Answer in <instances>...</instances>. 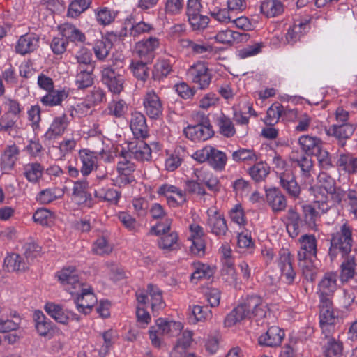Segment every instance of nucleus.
Listing matches in <instances>:
<instances>
[{
	"instance_id": "obj_1",
	"label": "nucleus",
	"mask_w": 357,
	"mask_h": 357,
	"mask_svg": "<svg viewBox=\"0 0 357 357\" xmlns=\"http://www.w3.org/2000/svg\"><path fill=\"white\" fill-rule=\"evenodd\" d=\"M58 280L71 295L75 296V303L79 312L89 314L97 299L90 288L84 287L75 267L64 268L57 273Z\"/></svg>"
},
{
	"instance_id": "obj_2",
	"label": "nucleus",
	"mask_w": 357,
	"mask_h": 357,
	"mask_svg": "<svg viewBox=\"0 0 357 357\" xmlns=\"http://www.w3.org/2000/svg\"><path fill=\"white\" fill-rule=\"evenodd\" d=\"M353 228L347 222L342 224L340 229L332 234L328 255L331 261L334 260L338 254L342 257L354 255Z\"/></svg>"
},
{
	"instance_id": "obj_3",
	"label": "nucleus",
	"mask_w": 357,
	"mask_h": 357,
	"mask_svg": "<svg viewBox=\"0 0 357 357\" xmlns=\"http://www.w3.org/2000/svg\"><path fill=\"white\" fill-rule=\"evenodd\" d=\"M338 275L335 272H327L324 273L318 283L317 294L319 301L326 304L331 303L334 294L337 289Z\"/></svg>"
},
{
	"instance_id": "obj_4",
	"label": "nucleus",
	"mask_w": 357,
	"mask_h": 357,
	"mask_svg": "<svg viewBox=\"0 0 357 357\" xmlns=\"http://www.w3.org/2000/svg\"><path fill=\"white\" fill-rule=\"evenodd\" d=\"M206 215L208 231L219 238L225 236L229 228L224 215L215 206H211L208 208Z\"/></svg>"
},
{
	"instance_id": "obj_5",
	"label": "nucleus",
	"mask_w": 357,
	"mask_h": 357,
	"mask_svg": "<svg viewBox=\"0 0 357 357\" xmlns=\"http://www.w3.org/2000/svg\"><path fill=\"white\" fill-rule=\"evenodd\" d=\"M188 79L199 86L200 89H207L212 79V75L209 71L207 64L203 61H197L190 66L187 71Z\"/></svg>"
},
{
	"instance_id": "obj_6",
	"label": "nucleus",
	"mask_w": 357,
	"mask_h": 357,
	"mask_svg": "<svg viewBox=\"0 0 357 357\" xmlns=\"http://www.w3.org/2000/svg\"><path fill=\"white\" fill-rule=\"evenodd\" d=\"M290 160L294 167H299L300 175L303 181L311 184L314 181V164L312 158L304 153H292Z\"/></svg>"
},
{
	"instance_id": "obj_7",
	"label": "nucleus",
	"mask_w": 357,
	"mask_h": 357,
	"mask_svg": "<svg viewBox=\"0 0 357 357\" xmlns=\"http://www.w3.org/2000/svg\"><path fill=\"white\" fill-rule=\"evenodd\" d=\"M145 114L152 119H159L163 113V102L153 89L148 90L142 98Z\"/></svg>"
},
{
	"instance_id": "obj_8",
	"label": "nucleus",
	"mask_w": 357,
	"mask_h": 357,
	"mask_svg": "<svg viewBox=\"0 0 357 357\" xmlns=\"http://www.w3.org/2000/svg\"><path fill=\"white\" fill-rule=\"evenodd\" d=\"M130 153L122 151L119 156V161L117 163V172L119 176L117 181L119 186L130 184L135 181L133 172L135 170V165L130 160Z\"/></svg>"
},
{
	"instance_id": "obj_9",
	"label": "nucleus",
	"mask_w": 357,
	"mask_h": 357,
	"mask_svg": "<svg viewBox=\"0 0 357 357\" xmlns=\"http://www.w3.org/2000/svg\"><path fill=\"white\" fill-rule=\"evenodd\" d=\"M101 79L112 93L119 94L123 91L124 77L112 67L107 65L102 67Z\"/></svg>"
},
{
	"instance_id": "obj_10",
	"label": "nucleus",
	"mask_w": 357,
	"mask_h": 357,
	"mask_svg": "<svg viewBox=\"0 0 357 357\" xmlns=\"http://www.w3.org/2000/svg\"><path fill=\"white\" fill-rule=\"evenodd\" d=\"M160 44V40L157 37L151 36L136 43L135 53L140 59L152 62L155 56V50Z\"/></svg>"
},
{
	"instance_id": "obj_11",
	"label": "nucleus",
	"mask_w": 357,
	"mask_h": 357,
	"mask_svg": "<svg viewBox=\"0 0 357 357\" xmlns=\"http://www.w3.org/2000/svg\"><path fill=\"white\" fill-rule=\"evenodd\" d=\"M157 192L165 196L168 204L172 207L181 206L187 202L185 192L173 185L163 184L158 188Z\"/></svg>"
},
{
	"instance_id": "obj_12",
	"label": "nucleus",
	"mask_w": 357,
	"mask_h": 357,
	"mask_svg": "<svg viewBox=\"0 0 357 357\" xmlns=\"http://www.w3.org/2000/svg\"><path fill=\"white\" fill-rule=\"evenodd\" d=\"M187 138L194 142H204L213 135L212 127L208 121L195 126H188L183 130Z\"/></svg>"
},
{
	"instance_id": "obj_13",
	"label": "nucleus",
	"mask_w": 357,
	"mask_h": 357,
	"mask_svg": "<svg viewBox=\"0 0 357 357\" xmlns=\"http://www.w3.org/2000/svg\"><path fill=\"white\" fill-rule=\"evenodd\" d=\"M35 328L39 335L51 339L55 334L56 328L55 325L40 310L33 314Z\"/></svg>"
},
{
	"instance_id": "obj_14",
	"label": "nucleus",
	"mask_w": 357,
	"mask_h": 357,
	"mask_svg": "<svg viewBox=\"0 0 357 357\" xmlns=\"http://www.w3.org/2000/svg\"><path fill=\"white\" fill-rule=\"evenodd\" d=\"M206 13L211 15L216 21L228 24L233 20V13L229 8H220L218 5V1L215 0L207 1L205 3Z\"/></svg>"
},
{
	"instance_id": "obj_15",
	"label": "nucleus",
	"mask_w": 357,
	"mask_h": 357,
	"mask_svg": "<svg viewBox=\"0 0 357 357\" xmlns=\"http://www.w3.org/2000/svg\"><path fill=\"white\" fill-rule=\"evenodd\" d=\"M298 243L300 249L298 252V259L317 257V240L314 235L303 234L299 238Z\"/></svg>"
},
{
	"instance_id": "obj_16",
	"label": "nucleus",
	"mask_w": 357,
	"mask_h": 357,
	"mask_svg": "<svg viewBox=\"0 0 357 357\" xmlns=\"http://www.w3.org/2000/svg\"><path fill=\"white\" fill-rule=\"evenodd\" d=\"M243 303L250 318L257 317L259 319L266 317L267 307L261 297L257 296H248Z\"/></svg>"
},
{
	"instance_id": "obj_17",
	"label": "nucleus",
	"mask_w": 357,
	"mask_h": 357,
	"mask_svg": "<svg viewBox=\"0 0 357 357\" xmlns=\"http://www.w3.org/2000/svg\"><path fill=\"white\" fill-rule=\"evenodd\" d=\"M284 331L278 326H271L267 331L259 336L258 341L260 345L275 347L280 346L284 337Z\"/></svg>"
},
{
	"instance_id": "obj_18",
	"label": "nucleus",
	"mask_w": 357,
	"mask_h": 357,
	"mask_svg": "<svg viewBox=\"0 0 357 357\" xmlns=\"http://www.w3.org/2000/svg\"><path fill=\"white\" fill-rule=\"evenodd\" d=\"M250 38V36L245 33H240L231 29L220 31L214 39L218 43L231 45L234 43H245Z\"/></svg>"
},
{
	"instance_id": "obj_19",
	"label": "nucleus",
	"mask_w": 357,
	"mask_h": 357,
	"mask_svg": "<svg viewBox=\"0 0 357 357\" xmlns=\"http://www.w3.org/2000/svg\"><path fill=\"white\" fill-rule=\"evenodd\" d=\"M130 128L137 139H144L148 136V126L145 116L139 112L131 113Z\"/></svg>"
},
{
	"instance_id": "obj_20",
	"label": "nucleus",
	"mask_w": 357,
	"mask_h": 357,
	"mask_svg": "<svg viewBox=\"0 0 357 357\" xmlns=\"http://www.w3.org/2000/svg\"><path fill=\"white\" fill-rule=\"evenodd\" d=\"M40 38L35 33H26L20 37L15 45V51L22 55L35 51L39 46Z\"/></svg>"
},
{
	"instance_id": "obj_21",
	"label": "nucleus",
	"mask_w": 357,
	"mask_h": 357,
	"mask_svg": "<svg viewBox=\"0 0 357 357\" xmlns=\"http://www.w3.org/2000/svg\"><path fill=\"white\" fill-rule=\"evenodd\" d=\"M266 199L273 212L284 211L287 207V199L278 188H271L266 191Z\"/></svg>"
},
{
	"instance_id": "obj_22",
	"label": "nucleus",
	"mask_w": 357,
	"mask_h": 357,
	"mask_svg": "<svg viewBox=\"0 0 357 357\" xmlns=\"http://www.w3.org/2000/svg\"><path fill=\"white\" fill-rule=\"evenodd\" d=\"M130 157L132 155L139 161H149L151 158V149L143 140L132 142L128 144Z\"/></svg>"
},
{
	"instance_id": "obj_23",
	"label": "nucleus",
	"mask_w": 357,
	"mask_h": 357,
	"mask_svg": "<svg viewBox=\"0 0 357 357\" xmlns=\"http://www.w3.org/2000/svg\"><path fill=\"white\" fill-rule=\"evenodd\" d=\"M336 167L340 172L348 175L357 173V157L349 153H340L336 161Z\"/></svg>"
},
{
	"instance_id": "obj_24",
	"label": "nucleus",
	"mask_w": 357,
	"mask_h": 357,
	"mask_svg": "<svg viewBox=\"0 0 357 357\" xmlns=\"http://www.w3.org/2000/svg\"><path fill=\"white\" fill-rule=\"evenodd\" d=\"M69 124V120L66 114L55 117L49 129L45 134L47 139L51 140L61 136L66 131Z\"/></svg>"
},
{
	"instance_id": "obj_25",
	"label": "nucleus",
	"mask_w": 357,
	"mask_h": 357,
	"mask_svg": "<svg viewBox=\"0 0 357 357\" xmlns=\"http://www.w3.org/2000/svg\"><path fill=\"white\" fill-rule=\"evenodd\" d=\"M355 130L356 127L351 123L334 124L330 126L327 133L338 139L341 142V146H344L345 142H342V140L349 138Z\"/></svg>"
},
{
	"instance_id": "obj_26",
	"label": "nucleus",
	"mask_w": 357,
	"mask_h": 357,
	"mask_svg": "<svg viewBox=\"0 0 357 357\" xmlns=\"http://www.w3.org/2000/svg\"><path fill=\"white\" fill-rule=\"evenodd\" d=\"M78 155L82 162L80 172L83 176H88L96 165V153L87 149H83L79 151Z\"/></svg>"
},
{
	"instance_id": "obj_27",
	"label": "nucleus",
	"mask_w": 357,
	"mask_h": 357,
	"mask_svg": "<svg viewBox=\"0 0 357 357\" xmlns=\"http://www.w3.org/2000/svg\"><path fill=\"white\" fill-rule=\"evenodd\" d=\"M310 20L311 18L299 22L296 21L288 29L285 36L286 41L288 44L294 45L301 39V36L306 32Z\"/></svg>"
},
{
	"instance_id": "obj_28",
	"label": "nucleus",
	"mask_w": 357,
	"mask_h": 357,
	"mask_svg": "<svg viewBox=\"0 0 357 357\" xmlns=\"http://www.w3.org/2000/svg\"><path fill=\"white\" fill-rule=\"evenodd\" d=\"M94 68L95 66H88L87 68L77 67L75 85L78 89H84L93 85L94 81L93 72Z\"/></svg>"
},
{
	"instance_id": "obj_29",
	"label": "nucleus",
	"mask_w": 357,
	"mask_h": 357,
	"mask_svg": "<svg viewBox=\"0 0 357 357\" xmlns=\"http://www.w3.org/2000/svg\"><path fill=\"white\" fill-rule=\"evenodd\" d=\"M158 245L165 253L178 250L181 248L178 236L176 231H170L161 236L158 240Z\"/></svg>"
},
{
	"instance_id": "obj_30",
	"label": "nucleus",
	"mask_w": 357,
	"mask_h": 357,
	"mask_svg": "<svg viewBox=\"0 0 357 357\" xmlns=\"http://www.w3.org/2000/svg\"><path fill=\"white\" fill-rule=\"evenodd\" d=\"M280 184L293 198L298 197L301 188L298 185L295 176L289 172H284L280 176Z\"/></svg>"
},
{
	"instance_id": "obj_31",
	"label": "nucleus",
	"mask_w": 357,
	"mask_h": 357,
	"mask_svg": "<svg viewBox=\"0 0 357 357\" xmlns=\"http://www.w3.org/2000/svg\"><path fill=\"white\" fill-rule=\"evenodd\" d=\"M45 312L56 321L68 324L70 319L68 311L65 310L62 306L54 303H47L44 307Z\"/></svg>"
},
{
	"instance_id": "obj_32",
	"label": "nucleus",
	"mask_w": 357,
	"mask_h": 357,
	"mask_svg": "<svg viewBox=\"0 0 357 357\" xmlns=\"http://www.w3.org/2000/svg\"><path fill=\"white\" fill-rule=\"evenodd\" d=\"M298 144L301 149L307 155H312L322 145L321 140L317 137L302 135L298 139Z\"/></svg>"
},
{
	"instance_id": "obj_33",
	"label": "nucleus",
	"mask_w": 357,
	"mask_h": 357,
	"mask_svg": "<svg viewBox=\"0 0 357 357\" xmlns=\"http://www.w3.org/2000/svg\"><path fill=\"white\" fill-rule=\"evenodd\" d=\"M68 92L65 90H50L40 98L41 103L46 107L60 105L67 98Z\"/></svg>"
},
{
	"instance_id": "obj_34",
	"label": "nucleus",
	"mask_w": 357,
	"mask_h": 357,
	"mask_svg": "<svg viewBox=\"0 0 357 357\" xmlns=\"http://www.w3.org/2000/svg\"><path fill=\"white\" fill-rule=\"evenodd\" d=\"M59 29L66 41L84 43L86 40L84 33L71 24L64 23L59 26Z\"/></svg>"
},
{
	"instance_id": "obj_35",
	"label": "nucleus",
	"mask_w": 357,
	"mask_h": 357,
	"mask_svg": "<svg viewBox=\"0 0 357 357\" xmlns=\"http://www.w3.org/2000/svg\"><path fill=\"white\" fill-rule=\"evenodd\" d=\"M44 167L38 162H29L23 166V175L31 183H36L43 176Z\"/></svg>"
},
{
	"instance_id": "obj_36",
	"label": "nucleus",
	"mask_w": 357,
	"mask_h": 357,
	"mask_svg": "<svg viewBox=\"0 0 357 357\" xmlns=\"http://www.w3.org/2000/svg\"><path fill=\"white\" fill-rule=\"evenodd\" d=\"M287 231L291 237L295 238L299 234L302 225L300 215L294 209L290 208L287 212Z\"/></svg>"
},
{
	"instance_id": "obj_37",
	"label": "nucleus",
	"mask_w": 357,
	"mask_h": 357,
	"mask_svg": "<svg viewBox=\"0 0 357 357\" xmlns=\"http://www.w3.org/2000/svg\"><path fill=\"white\" fill-rule=\"evenodd\" d=\"M311 190L314 196V204L317 206V208L324 213L330 208L328 204L329 192L320 186L312 187Z\"/></svg>"
},
{
	"instance_id": "obj_38",
	"label": "nucleus",
	"mask_w": 357,
	"mask_h": 357,
	"mask_svg": "<svg viewBox=\"0 0 357 357\" xmlns=\"http://www.w3.org/2000/svg\"><path fill=\"white\" fill-rule=\"evenodd\" d=\"M4 266L8 271H24L29 268L28 263L17 254L13 253L4 259Z\"/></svg>"
},
{
	"instance_id": "obj_39",
	"label": "nucleus",
	"mask_w": 357,
	"mask_h": 357,
	"mask_svg": "<svg viewBox=\"0 0 357 357\" xmlns=\"http://www.w3.org/2000/svg\"><path fill=\"white\" fill-rule=\"evenodd\" d=\"M261 12L267 17H274L281 15L284 8L281 1L278 0H266L261 3Z\"/></svg>"
},
{
	"instance_id": "obj_40",
	"label": "nucleus",
	"mask_w": 357,
	"mask_h": 357,
	"mask_svg": "<svg viewBox=\"0 0 357 357\" xmlns=\"http://www.w3.org/2000/svg\"><path fill=\"white\" fill-rule=\"evenodd\" d=\"M245 319H251L249 316L243 303L239 304L236 307L225 319V325L227 327H231Z\"/></svg>"
},
{
	"instance_id": "obj_41",
	"label": "nucleus",
	"mask_w": 357,
	"mask_h": 357,
	"mask_svg": "<svg viewBox=\"0 0 357 357\" xmlns=\"http://www.w3.org/2000/svg\"><path fill=\"white\" fill-rule=\"evenodd\" d=\"M245 319H251L249 316L243 303L239 304L236 307L225 319V325L227 327H231Z\"/></svg>"
},
{
	"instance_id": "obj_42",
	"label": "nucleus",
	"mask_w": 357,
	"mask_h": 357,
	"mask_svg": "<svg viewBox=\"0 0 357 357\" xmlns=\"http://www.w3.org/2000/svg\"><path fill=\"white\" fill-rule=\"evenodd\" d=\"M342 257L344 261L340 266L341 273L340 277L342 282H347L352 278L355 273V255H351Z\"/></svg>"
},
{
	"instance_id": "obj_43",
	"label": "nucleus",
	"mask_w": 357,
	"mask_h": 357,
	"mask_svg": "<svg viewBox=\"0 0 357 357\" xmlns=\"http://www.w3.org/2000/svg\"><path fill=\"white\" fill-rule=\"evenodd\" d=\"M209 153L210 154L208 163L210 166L217 171H222L224 169L227 160L226 154L213 146L211 147V149H210Z\"/></svg>"
},
{
	"instance_id": "obj_44",
	"label": "nucleus",
	"mask_w": 357,
	"mask_h": 357,
	"mask_svg": "<svg viewBox=\"0 0 357 357\" xmlns=\"http://www.w3.org/2000/svg\"><path fill=\"white\" fill-rule=\"evenodd\" d=\"M311 258L306 257L304 259H298V260L303 277L307 281L313 282L318 273V268L314 264Z\"/></svg>"
},
{
	"instance_id": "obj_45",
	"label": "nucleus",
	"mask_w": 357,
	"mask_h": 357,
	"mask_svg": "<svg viewBox=\"0 0 357 357\" xmlns=\"http://www.w3.org/2000/svg\"><path fill=\"white\" fill-rule=\"evenodd\" d=\"M147 291L151 297V309L153 313L158 312L160 310L165 307V303L163 301L162 296V291L158 287L153 284H149Z\"/></svg>"
},
{
	"instance_id": "obj_46",
	"label": "nucleus",
	"mask_w": 357,
	"mask_h": 357,
	"mask_svg": "<svg viewBox=\"0 0 357 357\" xmlns=\"http://www.w3.org/2000/svg\"><path fill=\"white\" fill-rule=\"evenodd\" d=\"M171 71L172 66L169 61L166 59L159 60L154 65L152 78L155 81H160L166 77Z\"/></svg>"
},
{
	"instance_id": "obj_47",
	"label": "nucleus",
	"mask_w": 357,
	"mask_h": 357,
	"mask_svg": "<svg viewBox=\"0 0 357 357\" xmlns=\"http://www.w3.org/2000/svg\"><path fill=\"white\" fill-rule=\"evenodd\" d=\"M220 133L226 137H233L236 134V129L231 120L222 114L216 119Z\"/></svg>"
},
{
	"instance_id": "obj_48",
	"label": "nucleus",
	"mask_w": 357,
	"mask_h": 357,
	"mask_svg": "<svg viewBox=\"0 0 357 357\" xmlns=\"http://www.w3.org/2000/svg\"><path fill=\"white\" fill-rule=\"evenodd\" d=\"M158 319L165 336L169 337L177 336L183 329V326L179 321H167L161 318Z\"/></svg>"
},
{
	"instance_id": "obj_49",
	"label": "nucleus",
	"mask_w": 357,
	"mask_h": 357,
	"mask_svg": "<svg viewBox=\"0 0 357 357\" xmlns=\"http://www.w3.org/2000/svg\"><path fill=\"white\" fill-rule=\"evenodd\" d=\"M95 197L101 201L116 204L121 197V193L113 188H100L95 191Z\"/></svg>"
},
{
	"instance_id": "obj_50",
	"label": "nucleus",
	"mask_w": 357,
	"mask_h": 357,
	"mask_svg": "<svg viewBox=\"0 0 357 357\" xmlns=\"http://www.w3.org/2000/svg\"><path fill=\"white\" fill-rule=\"evenodd\" d=\"M19 153L20 150L15 144L8 146L1 157V162L4 167L8 169L13 168Z\"/></svg>"
},
{
	"instance_id": "obj_51",
	"label": "nucleus",
	"mask_w": 357,
	"mask_h": 357,
	"mask_svg": "<svg viewBox=\"0 0 357 357\" xmlns=\"http://www.w3.org/2000/svg\"><path fill=\"white\" fill-rule=\"evenodd\" d=\"M248 173L253 180L260 182L264 180L269 174V167L266 163L259 162L250 167Z\"/></svg>"
},
{
	"instance_id": "obj_52",
	"label": "nucleus",
	"mask_w": 357,
	"mask_h": 357,
	"mask_svg": "<svg viewBox=\"0 0 357 357\" xmlns=\"http://www.w3.org/2000/svg\"><path fill=\"white\" fill-rule=\"evenodd\" d=\"M194 271L191 275V280H200L202 278L209 279L213 276L214 271L207 264L200 262H194L192 264Z\"/></svg>"
},
{
	"instance_id": "obj_53",
	"label": "nucleus",
	"mask_w": 357,
	"mask_h": 357,
	"mask_svg": "<svg viewBox=\"0 0 357 357\" xmlns=\"http://www.w3.org/2000/svg\"><path fill=\"white\" fill-rule=\"evenodd\" d=\"M232 159L236 162H254L258 156L253 149H240L233 152Z\"/></svg>"
},
{
	"instance_id": "obj_54",
	"label": "nucleus",
	"mask_w": 357,
	"mask_h": 357,
	"mask_svg": "<svg viewBox=\"0 0 357 357\" xmlns=\"http://www.w3.org/2000/svg\"><path fill=\"white\" fill-rule=\"evenodd\" d=\"M164 12L167 16L180 15L184 8V0H164Z\"/></svg>"
},
{
	"instance_id": "obj_55",
	"label": "nucleus",
	"mask_w": 357,
	"mask_h": 357,
	"mask_svg": "<svg viewBox=\"0 0 357 357\" xmlns=\"http://www.w3.org/2000/svg\"><path fill=\"white\" fill-rule=\"evenodd\" d=\"M303 213L305 223L310 227H314L320 213H322L317 208V206L314 204V206H303Z\"/></svg>"
},
{
	"instance_id": "obj_56",
	"label": "nucleus",
	"mask_w": 357,
	"mask_h": 357,
	"mask_svg": "<svg viewBox=\"0 0 357 357\" xmlns=\"http://www.w3.org/2000/svg\"><path fill=\"white\" fill-rule=\"evenodd\" d=\"M112 47V43L107 38L98 40L94 45L93 51L96 58L103 61L108 56Z\"/></svg>"
},
{
	"instance_id": "obj_57",
	"label": "nucleus",
	"mask_w": 357,
	"mask_h": 357,
	"mask_svg": "<svg viewBox=\"0 0 357 357\" xmlns=\"http://www.w3.org/2000/svg\"><path fill=\"white\" fill-rule=\"evenodd\" d=\"M319 322L335 323L337 317L334 314L333 310V301H331V303L328 304L319 301Z\"/></svg>"
},
{
	"instance_id": "obj_58",
	"label": "nucleus",
	"mask_w": 357,
	"mask_h": 357,
	"mask_svg": "<svg viewBox=\"0 0 357 357\" xmlns=\"http://www.w3.org/2000/svg\"><path fill=\"white\" fill-rule=\"evenodd\" d=\"M149 63L150 62H146L142 59H140V61H132L130 68L133 75L138 79L145 81L149 77V68L146 65Z\"/></svg>"
},
{
	"instance_id": "obj_59",
	"label": "nucleus",
	"mask_w": 357,
	"mask_h": 357,
	"mask_svg": "<svg viewBox=\"0 0 357 357\" xmlns=\"http://www.w3.org/2000/svg\"><path fill=\"white\" fill-rule=\"evenodd\" d=\"M154 31V27L152 24L140 21L134 22L129 29L130 36L133 38H139L143 34L149 33Z\"/></svg>"
},
{
	"instance_id": "obj_60",
	"label": "nucleus",
	"mask_w": 357,
	"mask_h": 357,
	"mask_svg": "<svg viewBox=\"0 0 357 357\" xmlns=\"http://www.w3.org/2000/svg\"><path fill=\"white\" fill-rule=\"evenodd\" d=\"M325 357H341L342 344L335 339H329L323 348Z\"/></svg>"
},
{
	"instance_id": "obj_61",
	"label": "nucleus",
	"mask_w": 357,
	"mask_h": 357,
	"mask_svg": "<svg viewBox=\"0 0 357 357\" xmlns=\"http://www.w3.org/2000/svg\"><path fill=\"white\" fill-rule=\"evenodd\" d=\"M91 3V0H74L69 6L68 16L75 18L86 10Z\"/></svg>"
},
{
	"instance_id": "obj_62",
	"label": "nucleus",
	"mask_w": 357,
	"mask_h": 357,
	"mask_svg": "<svg viewBox=\"0 0 357 357\" xmlns=\"http://www.w3.org/2000/svg\"><path fill=\"white\" fill-rule=\"evenodd\" d=\"M117 15V12L107 7L100 8L96 11V19L100 24L108 25L113 22Z\"/></svg>"
},
{
	"instance_id": "obj_63",
	"label": "nucleus",
	"mask_w": 357,
	"mask_h": 357,
	"mask_svg": "<svg viewBox=\"0 0 357 357\" xmlns=\"http://www.w3.org/2000/svg\"><path fill=\"white\" fill-rule=\"evenodd\" d=\"M188 20L194 31L206 29L210 22V19L208 16L201 15L200 13L188 16Z\"/></svg>"
},
{
	"instance_id": "obj_64",
	"label": "nucleus",
	"mask_w": 357,
	"mask_h": 357,
	"mask_svg": "<svg viewBox=\"0 0 357 357\" xmlns=\"http://www.w3.org/2000/svg\"><path fill=\"white\" fill-rule=\"evenodd\" d=\"M344 201L349 214L357 219V192L354 190H349Z\"/></svg>"
}]
</instances>
